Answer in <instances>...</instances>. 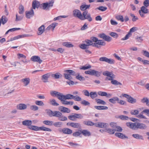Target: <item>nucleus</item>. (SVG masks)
Here are the masks:
<instances>
[{"label":"nucleus","instance_id":"obj_1","mask_svg":"<svg viewBox=\"0 0 149 149\" xmlns=\"http://www.w3.org/2000/svg\"><path fill=\"white\" fill-rule=\"evenodd\" d=\"M85 19L88 20L90 22L93 20L92 18L91 17V14L88 13L87 10H85L83 12L81 20H83Z\"/></svg>","mask_w":149,"mask_h":149},{"label":"nucleus","instance_id":"obj_2","mask_svg":"<svg viewBox=\"0 0 149 149\" xmlns=\"http://www.w3.org/2000/svg\"><path fill=\"white\" fill-rule=\"evenodd\" d=\"M122 96L127 98V101L130 103L134 104L136 102V100L132 97L130 95L122 93Z\"/></svg>","mask_w":149,"mask_h":149},{"label":"nucleus","instance_id":"obj_3","mask_svg":"<svg viewBox=\"0 0 149 149\" xmlns=\"http://www.w3.org/2000/svg\"><path fill=\"white\" fill-rule=\"evenodd\" d=\"M85 73L91 75H94L97 77L100 76V72L98 71L91 69L89 71H86L85 72Z\"/></svg>","mask_w":149,"mask_h":149},{"label":"nucleus","instance_id":"obj_4","mask_svg":"<svg viewBox=\"0 0 149 149\" xmlns=\"http://www.w3.org/2000/svg\"><path fill=\"white\" fill-rule=\"evenodd\" d=\"M136 27H133L130 30V31L124 38L121 39V40H124L127 39L129 38V37L131 36L132 34L131 32H134L136 31Z\"/></svg>","mask_w":149,"mask_h":149},{"label":"nucleus","instance_id":"obj_5","mask_svg":"<svg viewBox=\"0 0 149 149\" xmlns=\"http://www.w3.org/2000/svg\"><path fill=\"white\" fill-rule=\"evenodd\" d=\"M33 35H29L27 34H24L21 35H19L16 36H15L13 38H11L10 39V41H12L14 40H16L18 39L24 38L25 37L32 36Z\"/></svg>","mask_w":149,"mask_h":149},{"label":"nucleus","instance_id":"obj_6","mask_svg":"<svg viewBox=\"0 0 149 149\" xmlns=\"http://www.w3.org/2000/svg\"><path fill=\"white\" fill-rule=\"evenodd\" d=\"M73 15L74 16L76 17L81 20L82 15L79 10L77 9L74 10L73 12Z\"/></svg>","mask_w":149,"mask_h":149},{"label":"nucleus","instance_id":"obj_7","mask_svg":"<svg viewBox=\"0 0 149 149\" xmlns=\"http://www.w3.org/2000/svg\"><path fill=\"white\" fill-rule=\"evenodd\" d=\"M99 36L103 39L104 40L107 42L110 41L112 39V38L106 35L105 34L102 33L99 35Z\"/></svg>","mask_w":149,"mask_h":149},{"label":"nucleus","instance_id":"obj_8","mask_svg":"<svg viewBox=\"0 0 149 149\" xmlns=\"http://www.w3.org/2000/svg\"><path fill=\"white\" fill-rule=\"evenodd\" d=\"M31 60L33 62H37L39 64L41 63L42 61V60L40 59V57L37 56H32L31 58Z\"/></svg>","mask_w":149,"mask_h":149},{"label":"nucleus","instance_id":"obj_9","mask_svg":"<svg viewBox=\"0 0 149 149\" xmlns=\"http://www.w3.org/2000/svg\"><path fill=\"white\" fill-rule=\"evenodd\" d=\"M51 76V73H49L44 75L42 76V80L44 82H48V78Z\"/></svg>","mask_w":149,"mask_h":149},{"label":"nucleus","instance_id":"obj_10","mask_svg":"<svg viewBox=\"0 0 149 149\" xmlns=\"http://www.w3.org/2000/svg\"><path fill=\"white\" fill-rule=\"evenodd\" d=\"M136 129H140L142 130H145L147 128V127L145 124L142 123H136Z\"/></svg>","mask_w":149,"mask_h":149},{"label":"nucleus","instance_id":"obj_11","mask_svg":"<svg viewBox=\"0 0 149 149\" xmlns=\"http://www.w3.org/2000/svg\"><path fill=\"white\" fill-rule=\"evenodd\" d=\"M127 126L130 128L131 129L135 130L136 129V123H132L127 122L126 123Z\"/></svg>","mask_w":149,"mask_h":149},{"label":"nucleus","instance_id":"obj_12","mask_svg":"<svg viewBox=\"0 0 149 149\" xmlns=\"http://www.w3.org/2000/svg\"><path fill=\"white\" fill-rule=\"evenodd\" d=\"M34 15V11L31 9L30 11H26V15L27 18L29 19Z\"/></svg>","mask_w":149,"mask_h":149},{"label":"nucleus","instance_id":"obj_13","mask_svg":"<svg viewBox=\"0 0 149 149\" xmlns=\"http://www.w3.org/2000/svg\"><path fill=\"white\" fill-rule=\"evenodd\" d=\"M59 109L61 112L63 113H69L70 112V110L69 109L63 106L60 107Z\"/></svg>","mask_w":149,"mask_h":149},{"label":"nucleus","instance_id":"obj_14","mask_svg":"<svg viewBox=\"0 0 149 149\" xmlns=\"http://www.w3.org/2000/svg\"><path fill=\"white\" fill-rule=\"evenodd\" d=\"M21 81L24 84V86H27L30 83V79L29 77L23 79L21 80Z\"/></svg>","mask_w":149,"mask_h":149},{"label":"nucleus","instance_id":"obj_15","mask_svg":"<svg viewBox=\"0 0 149 149\" xmlns=\"http://www.w3.org/2000/svg\"><path fill=\"white\" fill-rule=\"evenodd\" d=\"M69 126L74 127L78 128H81V126L80 124L78 123H70L69 124Z\"/></svg>","mask_w":149,"mask_h":149},{"label":"nucleus","instance_id":"obj_16","mask_svg":"<svg viewBox=\"0 0 149 149\" xmlns=\"http://www.w3.org/2000/svg\"><path fill=\"white\" fill-rule=\"evenodd\" d=\"M40 5L39 2L36 1H34L32 4V9H35L36 8H38L39 7H40Z\"/></svg>","mask_w":149,"mask_h":149},{"label":"nucleus","instance_id":"obj_17","mask_svg":"<svg viewBox=\"0 0 149 149\" xmlns=\"http://www.w3.org/2000/svg\"><path fill=\"white\" fill-rule=\"evenodd\" d=\"M115 135L116 136L118 137L121 139H124L125 138H128V137L126 136L124 134L119 133V132H116L115 134Z\"/></svg>","mask_w":149,"mask_h":149},{"label":"nucleus","instance_id":"obj_18","mask_svg":"<svg viewBox=\"0 0 149 149\" xmlns=\"http://www.w3.org/2000/svg\"><path fill=\"white\" fill-rule=\"evenodd\" d=\"M79 131L81 132V134H82L85 136H89L91 135L90 132L88 131L87 130H79Z\"/></svg>","mask_w":149,"mask_h":149},{"label":"nucleus","instance_id":"obj_19","mask_svg":"<svg viewBox=\"0 0 149 149\" xmlns=\"http://www.w3.org/2000/svg\"><path fill=\"white\" fill-rule=\"evenodd\" d=\"M62 45L68 48L72 47H74V45L70 42H63L62 43Z\"/></svg>","mask_w":149,"mask_h":149},{"label":"nucleus","instance_id":"obj_20","mask_svg":"<svg viewBox=\"0 0 149 149\" xmlns=\"http://www.w3.org/2000/svg\"><path fill=\"white\" fill-rule=\"evenodd\" d=\"M22 123L24 125L30 126L32 124V121L31 120H27L23 121Z\"/></svg>","mask_w":149,"mask_h":149},{"label":"nucleus","instance_id":"obj_21","mask_svg":"<svg viewBox=\"0 0 149 149\" xmlns=\"http://www.w3.org/2000/svg\"><path fill=\"white\" fill-rule=\"evenodd\" d=\"M17 109L19 110H24L27 108L26 105L23 104H20L17 106Z\"/></svg>","mask_w":149,"mask_h":149},{"label":"nucleus","instance_id":"obj_22","mask_svg":"<svg viewBox=\"0 0 149 149\" xmlns=\"http://www.w3.org/2000/svg\"><path fill=\"white\" fill-rule=\"evenodd\" d=\"M49 103L54 106H58L59 104L56 102V100L54 99H50L49 100Z\"/></svg>","mask_w":149,"mask_h":149},{"label":"nucleus","instance_id":"obj_23","mask_svg":"<svg viewBox=\"0 0 149 149\" xmlns=\"http://www.w3.org/2000/svg\"><path fill=\"white\" fill-rule=\"evenodd\" d=\"M62 132L66 134H70L72 132V131L71 129L68 128L63 129L62 130Z\"/></svg>","mask_w":149,"mask_h":149},{"label":"nucleus","instance_id":"obj_24","mask_svg":"<svg viewBox=\"0 0 149 149\" xmlns=\"http://www.w3.org/2000/svg\"><path fill=\"white\" fill-rule=\"evenodd\" d=\"M45 29V26L43 25H42L40 26L38 29V35L42 34L44 32Z\"/></svg>","mask_w":149,"mask_h":149},{"label":"nucleus","instance_id":"obj_25","mask_svg":"<svg viewBox=\"0 0 149 149\" xmlns=\"http://www.w3.org/2000/svg\"><path fill=\"white\" fill-rule=\"evenodd\" d=\"M66 99H63L62 101H61L62 103L63 104L68 105L69 104L70 105H72L74 104V102L72 101H67L65 100Z\"/></svg>","mask_w":149,"mask_h":149},{"label":"nucleus","instance_id":"obj_26","mask_svg":"<svg viewBox=\"0 0 149 149\" xmlns=\"http://www.w3.org/2000/svg\"><path fill=\"white\" fill-rule=\"evenodd\" d=\"M28 128L31 130L36 131H37L40 130V127L31 125L30 126L28 127Z\"/></svg>","mask_w":149,"mask_h":149},{"label":"nucleus","instance_id":"obj_27","mask_svg":"<svg viewBox=\"0 0 149 149\" xmlns=\"http://www.w3.org/2000/svg\"><path fill=\"white\" fill-rule=\"evenodd\" d=\"M7 21V18L4 15L2 16L0 19V22L3 24L6 23Z\"/></svg>","mask_w":149,"mask_h":149},{"label":"nucleus","instance_id":"obj_28","mask_svg":"<svg viewBox=\"0 0 149 149\" xmlns=\"http://www.w3.org/2000/svg\"><path fill=\"white\" fill-rule=\"evenodd\" d=\"M119 100V98L117 97H114L110 99L109 100V102L113 104H115L116 101L117 102Z\"/></svg>","mask_w":149,"mask_h":149},{"label":"nucleus","instance_id":"obj_29","mask_svg":"<svg viewBox=\"0 0 149 149\" xmlns=\"http://www.w3.org/2000/svg\"><path fill=\"white\" fill-rule=\"evenodd\" d=\"M94 108L99 110H106L108 109L107 107L105 106H94Z\"/></svg>","mask_w":149,"mask_h":149},{"label":"nucleus","instance_id":"obj_30","mask_svg":"<svg viewBox=\"0 0 149 149\" xmlns=\"http://www.w3.org/2000/svg\"><path fill=\"white\" fill-rule=\"evenodd\" d=\"M58 99L61 101H62L63 99H65V95L62 93L59 92L57 96L56 97Z\"/></svg>","mask_w":149,"mask_h":149},{"label":"nucleus","instance_id":"obj_31","mask_svg":"<svg viewBox=\"0 0 149 149\" xmlns=\"http://www.w3.org/2000/svg\"><path fill=\"white\" fill-rule=\"evenodd\" d=\"M51 76L52 77L55 78L56 79H58L60 77H61L62 75L59 73L58 72L55 74H52L51 73Z\"/></svg>","mask_w":149,"mask_h":149},{"label":"nucleus","instance_id":"obj_32","mask_svg":"<svg viewBox=\"0 0 149 149\" xmlns=\"http://www.w3.org/2000/svg\"><path fill=\"white\" fill-rule=\"evenodd\" d=\"M141 102L143 103H146V105L149 106V101L147 98L144 97L141 100Z\"/></svg>","mask_w":149,"mask_h":149},{"label":"nucleus","instance_id":"obj_33","mask_svg":"<svg viewBox=\"0 0 149 149\" xmlns=\"http://www.w3.org/2000/svg\"><path fill=\"white\" fill-rule=\"evenodd\" d=\"M40 8H42L44 10H48V4L46 3H43L40 5Z\"/></svg>","mask_w":149,"mask_h":149},{"label":"nucleus","instance_id":"obj_34","mask_svg":"<svg viewBox=\"0 0 149 149\" xmlns=\"http://www.w3.org/2000/svg\"><path fill=\"white\" fill-rule=\"evenodd\" d=\"M132 136L135 139H138L143 140V136L139 134H134L132 135Z\"/></svg>","mask_w":149,"mask_h":149},{"label":"nucleus","instance_id":"obj_35","mask_svg":"<svg viewBox=\"0 0 149 149\" xmlns=\"http://www.w3.org/2000/svg\"><path fill=\"white\" fill-rule=\"evenodd\" d=\"M83 123L86 125L90 126H92L94 125L95 123L92 122L90 121H84Z\"/></svg>","mask_w":149,"mask_h":149},{"label":"nucleus","instance_id":"obj_36","mask_svg":"<svg viewBox=\"0 0 149 149\" xmlns=\"http://www.w3.org/2000/svg\"><path fill=\"white\" fill-rule=\"evenodd\" d=\"M64 72L66 73H69L71 75H76V72L73 70H66L64 71Z\"/></svg>","mask_w":149,"mask_h":149},{"label":"nucleus","instance_id":"obj_37","mask_svg":"<svg viewBox=\"0 0 149 149\" xmlns=\"http://www.w3.org/2000/svg\"><path fill=\"white\" fill-rule=\"evenodd\" d=\"M106 132H107L110 134H113L115 132L114 129H111L110 128H106L105 129Z\"/></svg>","mask_w":149,"mask_h":149},{"label":"nucleus","instance_id":"obj_38","mask_svg":"<svg viewBox=\"0 0 149 149\" xmlns=\"http://www.w3.org/2000/svg\"><path fill=\"white\" fill-rule=\"evenodd\" d=\"M62 114L60 111H54V116L57 117L58 118Z\"/></svg>","mask_w":149,"mask_h":149},{"label":"nucleus","instance_id":"obj_39","mask_svg":"<svg viewBox=\"0 0 149 149\" xmlns=\"http://www.w3.org/2000/svg\"><path fill=\"white\" fill-rule=\"evenodd\" d=\"M111 83L113 85L115 86L122 85V84L121 83L118 81H117L114 80L111 81Z\"/></svg>","mask_w":149,"mask_h":149},{"label":"nucleus","instance_id":"obj_40","mask_svg":"<svg viewBox=\"0 0 149 149\" xmlns=\"http://www.w3.org/2000/svg\"><path fill=\"white\" fill-rule=\"evenodd\" d=\"M90 96L92 99H94L97 96V93L96 92H91L90 93Z\"/></svg>","mask_w":149,"mask_h":149},{"label":"nucleus","instance_id":"obj_41","mask_svg":"<svg viewBox=\"0 0 149 149\" xmlns=\"http://www.w3.org/2000/svg\"><path fill=\"white\" fill-rule=\"evenodd\" d=\"M73 97H74V96L70 94H67L65 95V99L69 100L73 99Z\"/></svg>","mask_w":149,"mask_h":149},{"label":"nucleus","instance_id":"obj_42","mask_svg":"<svg viewBox=\"0 0 149 149\" xmlns=\"http://www.w3.org/2000/svg\"><path fill=\"white\" fill-rule=\"evenodd\" d=\"M40 130H41L43 131H48L51 132L52 131V130L51 129L43 126L40 127Z\"/></svg>","mask_w":149,"mask_h":149},{"label":"nucleus","instance_id":"obj_43","mask_svg":"<svg viewBox=\"0 0 149 149\" xmlns=\"http://www.w3.org/2000/svg\"><path fill=\"white\" fill-rule=\"evenodd\" d=\"M44 124L48 125H53V122L50 120H44L43 122Z\"/></svg>","mask_w":149,"mask_h":149},{"label":"nucleus","instance_id":"obj_44","mask_svg":"<svg viewBox=\"0 0 149 149\" xmlns=\"http://www.w3.org/2000/svg\"><path fill=\"white\" fill-rule=\"evenodd\" d=\"M90 5H82L80 6V9L82 10H84L90 7Z\"/></svg>","mask_w":149,"mask_h":149},{"label":"nucleus","instance_id":"obj_45","mask_svg":"<svg viewBox=\"0 0 149 149\" xmlns=\"http://www.w3.org/2000/svg\"><path fill=\"white\" fill-rule=\"evenodd\" d=\"M141 11L144 13H148V9L146 8V7L144 6H142L141 7Z\"/></svg>","mask_w":149,"mask_h":149},{"label":"nucleus","instance_id":"obj_46","mask_svg":"<svg viewBox=\"0 0 149 149\" xmlns=\"http://www.w3.org/2000/svg\"><path fill=\"white\" fill-rule=\"evenodd\" d=\"M96 102L98 104L105 105L106 104L105 101L100 99H96Z\"/></svg>","mask_w":149,"mask_h":149},{"label":"nucleus","instance_id":"obj_47","mask_svg":"<svg viewBox=\"0 0 149 149\" xmlns=\"http://www.w3.org/2000/svg\"><path fill=\"white\" fill-rule=\"evenodd\" d=\"M118 20L121 21V22H123L124 19L123 17L121 15H118L115 17Z\"/></svg>","mask_w":149,"mask_h":149},{"label":"nucleus","instance_id":"obj_48","mask_svg":"<svg viewBox=\"0 0 149 149\" xmlns=\"http://www.w3.org/2000/svg\"><path fill=\"white\" fill-rule=\"evenodd\" d=\"M20 28H13L10 29L6 32L5 34L6 35L8 34L9 32H12L15 31L20 30Z\"/></svg>","mask_w":149,"mask_h":149},{"label":"nucleus","instance_id":"obj_49","mask_svg":"<svg viewBox=\"0 0 149 149\" xmlns=\"http://www.w3.org/2000/svg\"><path fill=\"white\" fill-rule=\"evenodd\" d=\"M114 132L116 131L121 132L123 130V129L121 127L117 125L115 127H114Z\"/></svg>","mask_w":149,"mask_h":149},{"label":"nucleus","instance_id":"obj_50","mask_svg":"<svg viewBox=\"0 0 149 149\" xmlns=\"http://www.w3.org/2000/svg\"><path fill=\"white\" fill-rule=\"evenodd\" d=\"M71 75L69 74L64 73V76L66 79H68L70 80L72 79V77L71 76Z\"/></svg>","mask_w":149,"mask_h":149},{"label":"nucleus","instance_id":"obj_51","mask_svg":"<svg viewBox=\"0 0 149 149\" xmlns=\"http://www.w3.org/2000/svg\"><path fill=\"white\" fill-rule=\"evenodd\" d=\"M103 74L104 76H106L107 77H109L111 75H113L112 73L108 71H105L103 72Z\"/></svg>","mask_w":149,"mask_h":149},{"label":"nucleus","instance_id":"obj_52","mask_svg":"<svg viewBox=\"0 0 149 149\" xmlns=\"http://www.w3.org/2000/svg\"><path fill=\"white\" fill-rule=\"evenodd\" d=\"M19 13L20 14H22L24 12V8L23 6H20L19 8Z\"/></svg>","mask_w":149,"mask_h":149},{"label":"nucleus","instance_id":"obj_53","mask_svg":"<svg viewBox=\"0 0 149 149\" xmlns=\"http://www.w3.org/2000/svg\"><path fill=\"white\" fill-rule=\"evenodd\" d=\"M59 92L55 91H52L50 92V94L52 96H57Z\"/></svg>","mask_w":149,"mask_h":149},{"label":"nucleus","instance_id":"obj_54","mask_svg":"<svg viewBox=\"0 0 149 149\" xmlns=\"http://www.w3.org/2000/svg\"><path fill=\"white\" fill-rule=\"evenodd\" d=\"M108 124L107 123H99V127L104 128L108 126Z\"/></svg>","mask_w":149,"mask_h":149},{"label":"nucleus","instance_id":"obj_55","mask_svg":"<svg viewBox=\"0 0 149 149\" xmlns=\"http://www.w3.org/2000/svg\"><path fill=\"white\" fill-rule=\"evenodd\" d=\"M75 118L82 119L83 118V116L80 113H74Z\"/></svg>","mask_w":149,"mask_h":149},{"label":"nucleus","instance_id":"obj_56","mask_svg":"<svg viewBox=\"0 0 149 149\" xmlns=\"http://www.w3.org/2000/svg\"><path fill=\"white\" fill-rule=\"evenodd\" d=\"M58 120L60 121H65L67 120V118L65 116H64L62 115L60 116L58 118Z\"/></svg>","mask_w":149,"mask_h":149},{"label":"nucleus","instance_id":"obj_57","mask_svg":"<svg viewBox=\"0 0 149 149\" xmlns=\"http://www.w3.org/2000/svg\"><path fill=\"white\" fill-rule=\"evenodd\" d=\"M96 43L98 45H104L106 44L105 42L102 40H98Z\"/></svg>","mask_w":149,"mask_h":149},{"label":"nucleus","instance_id":"obj_58","mask_svg":"<svg viewBox=\"0 0 149 149\" xmlns=\"http://www.w3.org/2000/svg\"><path fill=\"white\" fill-rule=\"evenodd\" d=\"M80 47L84 49H88L89 48V47L87 45L85 44H82L80 46Z\"/></svg>","mask_w":149,"mask_h":149},{"label":"nucleus","instance_id":"obj_59","mask_svg":"<svg viewBox=\"0 0 149 149\" xmlns=\"http://www.w3.org/2000/svg\"><path fill=\"white\" fill-rule=\"evenodd\" d=\"M36 104L40 106H43L44 105V103L41 101H36L35 102Z\"/></svg>","mask_w":149,"mask_h":149},{"label":"nucleus","instance_id":"obj_60","mask_svg":"<svg viewBox=\"0 0 149 149\" xmlns=\"http://www.w3.org/2000/svg\"><path fill=\"white\" fill-rule=\"evenodd\" d=\"M96 9H97L102 11H105L107 9V8L106 7H104L103 6H101L97 8Z\"/></svg>","mask_w":149,"mask_h":149},{"label":"nucleus","instance_id":"obj_61","mask_svg":"<svg viewBox=\"0 0 149 149\" xmlns=\"http://www.w3.org/2000/svg\"><path fill=\"white\" fill-rule=\"evenodd\" d=\"M56 127H60L61 125H62V123L61 122H57L54 123L53 122V125Z\"/></svg>","mask_w":149,"mask_h":149},{"label":"nucleus","instance_id":"obj_62","mask_svg":"<svg viewBox=\"0 0 149 149\" xmlns=\"http://www.w3.org/2000/svg\"><path fill=\"white\" fill-rule=\"evenodd\" d=\"M139 113V111L137 110H134L132 111L131 112V114L133 115H136L138 114Z\"/></svg>","mask_w":149,"mask_h":149},{"label":"nucleus","instance_id":"obj_63","mask_svg":"<svg viewBox=\"0 0 149 149\" xmlns=\"http://www.w3.org/2000/svg\"><path fill=\"white\" fill-rule=\"evenodd\" d=\"M30 109L33 111H37L38 110V107L36 105H31L30 107Z\"/></svg>","mask_w":149,"mask_h":149},{"label":"nucleus","instance_id":"obj_64","mask_svg":"<svg viewBox=\"0 0 149 149\" xmlns=\"http://www.w3.org/2000/svg\"><path fill=\"white\" fill-rule=\"evenodd\" d=\"M144 6L147 7L149 6V0H145L143 3Z\"/></svg>","mask_w":149,"mask_h":149}]
</instances>
